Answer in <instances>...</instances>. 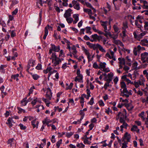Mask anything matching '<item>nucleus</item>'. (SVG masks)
<instances>
[{
  "label": "nucleus",
  "mask_w": 148,
  "mask_h": 148,
  "mask_svg": "<svg viewBox=\"0 0 148 148\" xmlns=\"http://www.w3.org/2000/svg\"><path fill=\"white\" fill-rule=\"evenodd\" d=\"M120 90L121 91V93L120 94L121 96L123 97H125L127 98H128L129 97L130 95H132V93L129 92L127 90V88L123 89V90H122V89H121Z\"/></svg>",
  "instance_id": "1"
},
{
  "label": "nucleus",
  "mask_w": 148,
  "mask_h": 148,
  "mask_svg": "<svg viewBox=\"0 0 148 148\" xmlns=\"http://www.w3.org/2000/svg\"><path fill=\"white\" fill-rule=\"evenodd\" d=\"M80 69H78L77 72V75L75 78V81L77 82L78 81L79 82H82L83 81H81V80H82L83 79L82 75L80 74Z\"/></svg>",
  "instance_id": "2"
},
{
  "label": "nucleus",
  "mask_w": 148,
  "mask_h": 148,
  "mask_svg": "<svg viewBox=\"0 0 148 148\" xmlns=\"http://www.w3.org/2000/svg\"><path fill=\"white\" fill-rule=\"evenodd\" d=\"M35 62V60H33L32 59H30L29 60L27 65V68L26 70V71L28 73L29 72V70L30 69V66H34V65Z\"/></svg>",
  "instance_id": "3"
},
{
  "label": "nucleus",
  "mask_w": 148,
  "mask_h": 148,
  "mask_svg": "<svg viewBox=\"0 0 148 148\" xmlns=\"http://www.w3.org/2000/svg\"><path fill=\"white\" fill-rule=\"evenodd\" d=\"M131 138V135L130 134H128V132H126L124 135V136L123 137V139L122 140V142L125 141V139H126L127 142L128 143L130 141V140Z\"/></svg>",
  "instance_id": "4"
},
{
  "label": "nucleus",
  "mask_w": 148,
  "mask_h": 148,
  "mask_svg": "<svg viewBox=\"0 0 148 148\" xmlns=\"http://www.w3.org/2000/svg\"><path fill=\"white\" fill-rule=\"evenodd\" d=\"M47 91L46 94V96L49 100H51V97L52 96V93L51 92V90L49 88H47Z\"/></svg>",
  "instance_id": "5"
},
{
  "label": "nucleus",
  "mask_w": 148,
  "mask_h": 148,
  "mask_svg": "<svg viewBox=\"0 0 148 148\" xmlns=\"http://www.w3.org/2000/svg\"><path fill=\"white\" fill-rule=\"evenodd\" d=\"M72 10L71 8H69L65 11V13L64 14V16L65 18L69 17L71 16V12Z\"/></svg>",
  "instance_id": "6"
},
{
  "label": "nucleus",
  "mask_w": 148,
  "mask_h": 148,
  "mask_svg": "<svg viewBox=\"0 0 148 148\" xmlns=\"http://www.w3.org/2000/svg\"><path fill=\"white\" fill-rule=\"evenodd\" d=\"M51 48H52L53 51H54L58 52L60 50L59 46L58 45V46H56L55 45L53 44H51Z\"/></svg>",
  "instance_id": "7"
},
{
  "label": "nucleus",
  "mask_w": 148,
  "mask_h": 148,
  "mask_svg": "<svg viewBox=\"0 0 148 148\" xmlns=\"http://www.w3.org/2000/svg\"><path fill=\"white\" fill-rule=\"evenodd\" d=\"M31 123L33 128H35L36 127L37 128H38L39 123L38 121H36V120H34L32 121Z\"/></svg>",
  "instance_id": "8"
},
{
  "label": "nucleus",
  "mask_w": 148,
  "mask_h": 148,
  "mask_svg": "<svg viewBox=\"0 0 148 148\" xmlns=\"http://www.w3.org/2000/svg\"><path fill=\"white\" fill-rule=\"evenodd\" d=\"M55 62L53 63L54 66H56L57 65L59 64L61 62V60L59 58H58L56 59V60H54Z\"/></svg>",
  "instance_id": "9"
},
{
  "label": "nucleus",
  "mask_w": 148,
  "mask_h": 148,
  "mask_svg": "<svg viewBox=\"0 0 148 148\" xmlns=\"http://www.w3.org/2000/svg\"><path fill=\"white\" fill-rule=\"evenodd\" d=\"M51 57L50 58V59H52V62L53 63L54 60H56V59H57L58 57L56 55V53H53L52 54Z\"/></svg>",
  "instance_id": "10"
},
{
  "label": "nucleus",
  "mask_w": 148,
  "mask_h": 148,
  "mask_svg": "<svg viewBox=\"0 0 148 148\" xmlns=\"http://www.w3.org/2000/svg\"><path fill=\"white\" fill-rule=\"evenodd\" d=\"M148 55V53L147 52H144L143 53H142L140 55V56L141 57V59H142L143 60H144V59H146L147 56Z\"/></svg>",
  "instance_id": "11"
},
{
  "label": "nucleus",
  "mask_w": 148,
  "mask_h": 148,
  "mask_svg": "<svg viewBox=\"0 0 148 148\" xmlns=\"http://www.w3.org/2000/svg\"><path fill=\"white\" fill-rule=\"evenodd\" d=\"M27 97L24 98L21 101V103L22 106H25L26 105L28 101H26Z\"/></svg>",
  "instance_id": "12"
},
{
  "label": "nucleus",
  "mask_w": 148,
  "mask_h": 148,
  "mask_svg": "<svg viewBox=\"0 0 148 148\" xmlns=\"http://www.w3.org/2000/svg\"><path fill=\"white\" fill-rule=\"evenodd\" d=\"M18 1L16 0H12V4H11L10 7V9H11V8H12V7H13V6L16 5L18 3Z\"/></svg>",
  "instance_id": "13"
},
{
  "label": "nucleus",
  "mask_w": 148,
  "mask_h": 148,
  "mask_svg": "<svg viewBox=\"0 0 148 148\" xmlns=\"http://www.w3.org/2000/svg\"><path fill=\"white\" fill-rule=\"evenodd\" d=\"M97 48H98L100 51H101L102 52H106V50L103 49V47L97 43Z\"/></svg>",
  "instance_id": "14"
},
{
  "label": "nucleus",
  "mask_w": 148,
  "mask_h": 148,
  "mask_svg": "<svg viewBox=\"0 0 148 148\" xmlns=\"http://www.w3.org/2000/svg\"><path fill=\"white\" fill-rule=\"evenodd\" d=\"M97 48H98L100 51H101L102 52H106V50L103 49V47L97 43Z\"/></svg>",
  "instance_id": "15"
},
{
  "label": "nucleus",
  "mask_w": 148,
  "mask_h": 148,
  "mask_svg": "<svg viewBox=\"0 0 148 148\" xmlns=\"http://www.w3.org/2000/svg\"><path fill=\"white\" fill-rule=\"evenodd\" d=\"M106 64L105 62H103L102 63L101 62L99 64V66L100 67H99V69H104L106 67Z\"/></svg>",
  "instance_id": "16"
},
{
  "label": "nucleus",
  "mask_w": 148,
  "mask_h": 148,
  "mask_svg": "<svg viewBox=\"0 0 148 148\" xmlns=\"http://www.w3.org/2000/svg\"><path fill=\"white\" fill-rule=\"evenodd\" d=\"M12 119V118H9L7 120L8 122L6 123V124H8L10 127H11L12 126V124L11 122Z\"/></svg>",
  "instance_id": "17"
},
{
  "label": "nucleus",
  "mask_w": 148,
  "mask_h": 148,
  "mask_svg": "<svg viewBox=\"0 0 148 148\" xmlns=\"http://www.w3.org/2000/svg\"><path fill=\"white\" fill-rule=\"evenodd\" d=\"M138 63L136 61H135V62L133 64L132 68H133V69L135 70H137L138 69L137 68V66H138Z\"/></svg>",
  "instance_id": "18"
},
{
  "label": "nucleus",
  "mask_w": 148,
  "mask_h": 148,
  "mask_svg": "<svg viewBox=\"0 0 148 148\" xmlns=\"http://www.w3.org/2000/svg\"><path fill=\"white\" fill-rule=\"evenodd\" d=\"M45 34L43 37V39L44 40L46 39L48 33V30L47 29V27H45Z\"/></svg>",
  "instance_id": "19"
},
{
  "label": "nucleus",
  "mask_w": 148,
  "mask_h": 148,
  "mask_svg": "<svg viewBox=\"0 0 148 148\" xmlns=\"http://www.w3.org/2000/svg\"><path fill=\"white\" fill-rule=\"evenodd\" d=\"M119 121L121 123H123V125L125 124V127L126 126H128V124L125 122V120L123 118L121 117L120 118Z\"/></svg>",
  "instance_id": "20"
},
{
  "label": "nucleus",
  "mask_w": 148,
  "mask_h": 148,
  "mask_svg": "<svg viewBox=\"0 0 148 148\" xmlns=\"http://www.w3.org/2000/svg\"><path fill=\"white\" fill-rule=\"evenodd\" d=\"M84 12L87 13L89 15L92 14V11L90 9L85 8L84 9Z\"/></svg>",
  "instance_id": "21"
},
{
  "label": "nucleus",
  "mask_w": 148,
  "mask_h": 148,
  "mask_svg": "<svg viewBox=\"0 0 148 148\" xmlns=\"http://www.w3.org/2000/svg\"><path fill=\"white\" fill-rule=\"evenodd\" d=\"M121 87L122 88H123V89L127 88V86L124 82L123 81L121 82Z\"/></svg>",
  "instance_id": "22"
},
{
  "label": "nucleus",
  "mask_w": 148,
  "mask_h": 148,
  "mask_svg": "<svg viewBox=\"0 0 148 148\" xmlns=\"http://www.w3.org/2000/svg\"><path fill=\"white\" fill-rule=\"evenodd\" d=\"M85 4L88 7L92 8V9L94 10L95 12H96V10H95V9L94 8L92 7V6L91 5V4L90 3L88 2H86Z\"/></svg>",
  "instance_id": "23"
},
{
  "label": "nucleus",
  "mask_w": 148,
  "mask_h": 148,
  "mask_svg": "<svg viewBox=\"0 0 148 148\" xmlns=\"http://www.w3.org/2000/svg\"><path fill=\"white\" fill-rule=\"evenodd\" d=\"M32 76L33 79L35 80H37L40 77V76L37 74H33Z\"/></svg>",
  "instance_id": "24"
},
{
  "label": "nucleus",
  "mask_w": 148,
  "mask_h": 148,
  "mask_svg": "<svg viewBox=\"0 0 148 148\" xmlns=\"http://www.w3.org/2000/svg\"><path fill=\"white\" fill-rule=\"evenodd\" d=\"M66 18V20L69 23H71L73 21V19L71 17H67V18Z\"/></svg>",
  "instance_id": "25"
},
{
  "label": "nucleus",
  "mask_w": 148,
  "mask_h": 148,
  "mask_svg": "<svg viewBox=\"0 0 148 148\" xmlns=\"http://www.w3.org/2000/svg\"><path fill=\"white\" fill-rule=\"evenodd\" d=\"M82 50L84 51V52L87 56L90 54L88 51L84 47H82Z\"/></svg>",
  "instance_id": "26"
},
{
  "label": "nucleus",
  "mask_w": 148,
  "mask_h": 148,
  "mask_svg": "<svg viewBox=\"0 0 148 148\" xmlns=\"http://www.w3.org/2000/svg\"><path fill=\"white\" fill-rule=\"evenodd\" d=\"M17 108L18 110V112L19 114L21 113L22 112H23V113H25V110L19 107H17Z\"/></svg>",
  "instance_id": "27"
},
{
  "label": "nucleus",
  "mask_w": 148,
  "mask_h": 148,
  "mask_svg": "<svg viewBox=\"0 0 148 148\" xmlns=\"http://www.w3.org/2000/svg\"><path fill=\"white\" fill-rule=\"evenodd\" d=\"M97 37H98V35L97 34H95L91 36L92 38L94 40H95L96 41L97 40Z\"/></svg>",
  "instance_id": "28"
},
{
  "label": "nucleus",
  "mask_w": 148,
  "mask_h": 148,
  "mask_svg": "<svg viewBox=\"0 0 148 148\" xmlns=\"http://www.w3.org/2000/svg\"><path fill=\"white\" fill-rule=\"evenodd\" d=\"M73 17L75 18V20L78 21L79 20V14H75L73 15Z\"/></svg>",
  "instance_id": "29"
},
{
  "label": "nucleus",
  "mask_w": 148,
  "mask_h": 148,
  "mask_svg": "<svg viewBox=\"0 0 148 148\" xmlns=\"http://www.w3.org/2000/svg\"><path fill=\"white\" fill-rule=\"evenodd\" d=\"M77 146L78 147L81 148H84L85 147V145L82 143H78L77 145Z\"/></svg>",
  "instance_id": "30"
},
{
  "label": "nucleus",
  "mask_w": 148,
  "mask_h": 148,
  "mask_svg": "<svg viewBox=\"0 0 148 148\" xmlns=\"http://www.w3.org/2000/svg\"><path fill=\"white\" fill-rule=\"evenodd\" d=\"M113 28L115 32H118L119 30V28L116 25H114Z\"/></svg>",
  "instance_id": "31"
},
{
  "label": "nucleus",
  "mask_w": 148,
  "mask_h": 148,
  "mask_svg": "<svg viewBox=\"0 0 148 148\" xmlns=\"http://www.w3.org/2000/svg\"><path fill=\"white\" fill-rule=\"evenodd\" d=\"M123 27L122 28L123 29H126L128 27L127 22L123 23Z\"/></svg>",
  "instance_id": "32"
},
{
  "label": "nucleus",
  "mask_w": 148,
  "mask_h": 148,
  "mask_svg": "<svg viewBox=\"0 0 148 148\" xmlns=\"http://www.w3.org/2000/svg\"><path fill=\"white\" fill-rule=\"evenodd\" d=\"M73 134V133L71 132L70 133H66V136L68 138H70L72 136Z\"/></svg>",
  "instance_id": "33"
},
{
  "label": "nucleus",
  "mask_w": 148,
  "mask_h": 148,
  "mask_svg": "<svg viewBox=\"0 0 148 148\" xmlns=\"http://www.w3.org/2000/svg\"><path fill=\"white\" fill-rule=\"evenodd\" d=\"M119 63L120 64H123L125 65V59L124 58H122V61H120V62H119Z\"/></svg>",
  "instance_id": "34"
},
{
  "label": "nucleus",
  "mask_w": 148,
  "mask_h": 148,
  "mask_svg": "<svg viewBox=\"0 0 148 148\" xmlns=\"http://www.w3.org/2000/svg\"><path fill=\"white\" fill-rule=\"evenodd\" d=\"M106 33H104V35L106 37H108V35L110 36H111V34L110 32H108L106 31H104Z\"/></svg>",
  "instance_id": "35"
},
{
  "label": "nucleus",
  "mask_w": 148,
  "mask_h": 148,
  "mask_svg": "<svg viewBox=\"0 0 148 148\" xmlns=\"http://www.w3.org/2000/svg\"><path fill=\"white\" fill-rule=\"evenodd\" d=\"M36 69L38 70H40L42 69V65L41 64H38V65L36 67Z\"/></svg>",
  "instance_id": "36"
},
{
  "label": "nucleus",
  "mask_w": 148,
  "mask_h": 148,
  "mask_svg": "<svg viewBox=\"0 0 148 148\" xmlns=\"http://www.w3.org/2000/svg\"><path fill=\"white\" fill-rule=\"evenodd\" d=\"M113 76V73L112 72H110V73H108V79H112Z\"/></svg>",
  "instance_id": "37"
},
{
  "label": "nucleus",
  "mask_w": 148,
  "mask_h": 148,
  "mask_svg": "<svg viewBox=\"0 0 148 148\" xmlns=\"http://www.w3.org/2000/svg\"><path fill=\"white\" fill-rule=\"evenodd\" d=\"M19 126L20 127V129L21 130H25L26 128V127L24 126L22 124H19Z\"/></svg>",
  "instance_id": "38"
},
{
  "label": "nucleus",
  "mask_w": 148,
  "mask_h": 148,
  "mask_svg": "<svg viewBox=\"0 0 148 148\" xmlns=\"http://www.w3.org/2000/svg\"><path fill=\"white\" fill-rule=\"evenodd\" d=\"M74 8L77 10H79L80 9L79 4L78 3L76 4L74 6Z\"/></svg>",
  "instance_id": "39"
},
{
  "label": "nucleus",
  "mask_w": 148,
  "mask_h": 148,
  "mask_svg": "<svg viewBox=\"0 0 148 148\" xmlns=\"http://www.w3.org/2000/svg\"><path fill=\"white\" fill-rule=\"evenodd\" d=\"M135 25L138 27L139 28H140L141 27V25H140L138 23V22L137 20H136L135 22Z\"/></svg>",
  "instance_id": "40"
},
{
  "label": "nucleus",
  "mask_w": 148,
  "mask_h": 148,
  "mask_svg": "<svg viewBox=\"0 0 148 148\" xmlns=\"http://www.w3.org/2000/svg\"><path fill=\"white\" fill-rule=\"evenodd\" d=\"M137 128H138V127L137 126H136L135 125H134L131 128V130L132 131H135L137 129Z\"/></svg>",
  "instance_id": "41"
},
{
  "label": "nucleus",
  "mask_w": 148,
  "mask_h": 148,
  "mask_svg": "<svg viewBox=\"0 0 148 148\" xmlns=\"http://www.w3.org/2000/svg\"><path fill=\"white\" fill-rule=\"evenodd\" d=\"M18 11V9L17 8L15 9V10L12 12V15H16Z\"/></svg>",
  "instance_id": "42"
},
{
  "label": "nucleus",
  "mask_w": 148,
  "mask_h": 148,
  "mask_svg": "<svg viewBox=\"0 0 148 148\" xmlns=\"http://www.w3.org/2000/svg\"><path fill=\"white\" fill-rule=\"evenodd\" d=\"M73 84L72 83H70V85L67 88H66V90L71 89L73 87Z\"/></svg>",
  "instance_id": "43"
},
{
  "label": "nucleus",
  "mask_w": 148,
  "mask_h": 148,
  "mask_svg": "<svg viewBox=\"0 0 148 148\" xmlns=\"http://www.w3.org/2000/svg\"><path fill=\"white\" fill-rule=\"evenodd\" d=\"M145 25L144 27L145 29H146L148 27V21H145L144 22Z\"/></svg>",
  "instance_id": "44"
},
{
  "label": "nucleus",
  "mask_w": 148,
  "mask_h": 148,
  "mask_svg": "<svg viewBox=\"0 0 148 148\" xmlns=\"http://www.w3.org/2000/svg\"><path fill=\"white\" fill-rule=\"evenodd\" d=\"M37 98L36 97V99H34V100L31 103L33 106L35 105L36 104V102L37 101Z\"/></svg>",
  "instance_id": "45"
},
{
  "label": "nucleus",
  "mask_w": 148,
  "mask_h": 148,
  "mask_svg": "<svg viewBox=\"0 0 148 148\" xmlns=\"http://www.w3.org/2000/svg\"><path fill=\"white\" fill-rule=\"evenodd\" d=\"M94 103V98L92 97L91 98L90 101L88 103V104H90V105H92Z\"/></svg>",
  "instance_id": "46"
},
{
  "label": "nucleus",
  "mask_w": 148,
  "mask_h": 148,
  "mask_svg": "<svg viewBox=\"0 0 148 148\" xmlns=\"http://www.w3.org/2000/svg\"><path fill=\"white\" fill-rule=\"evenodd\" d=\"M124 143H123V145L122 147V148H126L127 146V143L125 141H124Z\"/></svg>",
  "instance_id": "47"
},
{
  "label": "nucleus",
  "mask_w": 148,
  "mask_h": 148,
  "mask_svg": "<svg viewBox=\"0 0 148 148\" xmlns=\"http://www.w3.org/2000/svg\"><path fill=\"white\" fill-rule=\"evenodd\" d=\"M111 86V85H110L109 83H106L104 84V88L106 90L107 88V87L109 86Z\"/></svg>",
  "instance_id": "48"
},
{
  "label": "nucleus",
  "mask_w": 148,
  "mask_h": 148,
  "mask_svg": "<svg viewBox=\"0 0 148 148\" xmlns=\"http://www.w3.org/2000/svg\"><path fill=\"white\" fill-rule=\"evenodd\" d=\"M93 67L95 69H97L99 68V67L96 62H95L94 63L93 65Z\"/></svg>",
  "instance_id": "49"
},
{
  "label": "nucleus",
  "mask_w": 148,
  "mask_h": 148,
  "mask_svg": "<svg viewBox=\"0 0 148 148\" xmlns=\"http://www.w3.org/2000/svg\"><path fill=\"white\" fill-rule=\"evenodd\" d=\"M99 105L101 106H103L104 105V104L103 102V101L101 100H100L99 101Z\"/></svg>",
  "instance_id": "50"
},
{
  "label": "nucleus",
  "mask_w": 148,
  "mask_h": 148,
  "mask_svg": "<svg viewBox=\"0 0 148 148\" xmlns=\"http://www.w3.org/2000/svg\"><path fill=\"white\" fill-rule=\"evenodd\" d=\"M16 33L14 32V30H12L11 34V36L12 37H13L16 36Z\"/></svg>",
  "instance_id": "51"
},
{
  "label": "nucleus",
  "mask_w": 148,
  "mask_h": 148,
  "mask_svg": "<svg viewBox=\"0 0 148 148\" xmlns=\"http://www.w3.org/2000/svg\"><path fill=\"white\" fill-rule=\"evenodd\" d=\"M138 50H137V48L136 47H134L133 50V53L134 55L135 56H137V51H138Z\"/></svg>",
  "instance_id": "52"
},
{
  "label": "nucleus",
  "mask_w": 148,
  "mask_h": 148,
  "mask_svg": "<svg viewBox=\"0 0 148 148\" xmlns=\"http://www.w3.org/2000/svg\"><path fill=\"white\" fill-rule=\"evenodd\" d=\"M14 139L13 138L9 139L7 141L8 144H9L11 143L14 140Z\"/></svg>",
  "instance_id": "53"
},
{
  "label": "nucleus",
  "mask_w": 148,
  "mask_h": 148,
  "mask_svg": "<svg viewBox=\"0 0 148 148\" xmlns=\"http://www.w3.org/2000/svg\"><path fill=\"white\" fill-rule=\"evenodd\" d=\"M11 78L12 79H16V81H18V78H17L16 76L15 75H12Z\"/></svg>",
  "instance_id": "54"
},
{
  "label": "nucleus",
  "mask_w": 148,
  "mask_h": 148,
  "mask_svg": "<svg viewBox=\"0 0 148 148\" xmlns=\"http://www.w3.org/2000/svg\"><path fill=\"white\" fill-rule=\"evenodd\" d=\"M105 112L106 113L108 114H109V112H112V110L110 109L109 108H108V110H107L106 109Z\"/></svg>",
  "instance_id": "55"
},
{
  "label": "nucleus",
  "mask_w": 148,
  "mask_h": 148,
  "mask_svg": "<svg viewBox=\"0 0 148 148\" xmlns=\"http://www.w3.org/2000/svg\"><path fill=\"white\" fill-rule=\"evenodd\" d=\"M103 71L106 72L108 73L110 71V70L108 68H105L103 70Z\"/></svg>",
  "instance_id": "56"
},
{
  "label": "nucleus",
  "mask_w": 148,
  "mask_h": 148,
  "mask_svg": "<svg viewBox=\"0 0 148 148\" xmlns=\"http://www.w3.org/2000/svg\"><path fill=\"white\" fill-rule=\"evenodd\" d=\"M118 81V77H116L113 80V81L114 82V83L115 84H117Z\"/></svg>",
  "instance_id": "57"
},
{
  "label": "nucleus",
  "mask_w": 148,
  "mask_h": 148,
  "mask_svg": "<svg viewBox=\"0 0 148 148\" xmlns=\"http://www.w3.org/2000/svg\"><path fill=\"white\" fill-rule=\"evenodd\" d=\"M133 9L134 10H140L141 9L140 6H139L138 7L137 6H135V7H134L133 8Z\"/></svg>",
  "instance_id": "58"
},
{
  "label": "nucleus",
  "mask_w": 148,
  "mask_h": 148,
  "mask_svg": "<svg viewBox=\"0 0 148 148\" xmlns=\"http://www.w3.org/2000/svg\"><path fill=\"white\" fill-rule=\"evenodd\" d=\"M134 84L136 88H137L139 86L138 82L135 81L134 83Z\"/></svg>",
  "instance_id": "59"
},
{
  "label": "nucleus",
  "mask_w": 148,
  "mask_h": 148,
  "mask_svg": "<svg viewBox=\"0 0 148 148\" xmlns=\"http://www.w3.org/2000/svg\"><path fill=\"white\" fill-rule=\"evenodd\" d=\"M54 7H55V10L58 13H60V10L59 7L57 6H54Z\"/></svg>",
  "instance_id": "60"
},
{
  "label": "nucleus",
  "mask_w": 148,
  "mask_h": 148,
  "mask_svg": "<svg viewBox=\"0 0 148 148\" xmlns=\"http://www.w3.org/2000/svg\"><path fill=\"white\" fill-rule=\"evenodd\" d=\"M66 65H67L66 63H64V64H63L62 65V68L64 69H65L66 68V67H67Z\"/></svg>",
  "instance_id": "61"
},
{
  "label": "nucleus",
  "mask_w": 148,
  "mask_h": 148,
  "mask_svg": "<svg viewBox=\"0 0 148 148\" xmlns=\"http://www.w3.org/2000/svg\"><path fill=\"white\" fill-rule=\"evenodd\" d=\"M129 69H130V68L129 67H128V66H126L125 65V66L123 67V69L124 70L126 71H127L128 70H129Z\"/></svg>",
  "instance_id": "62"
},
{
  "label": "nucleus",
  "mask_w": 148,
  "mask_h": 148,
  "mask_svg": "<svg viewBox=\"0 0 148 148\" xmlns=\"http://www.w3.org/2000/svg\"><path fill=\"white\" fill-rule=\"evenodd\" d=\"M35 88V87L34 86H33L32 87H31L30 89H29V92L32 93V92L33 91L34 89Z\"/></svg>",
  "instance_id": "63"
},
{
  "label": "nucleus",
  "mask_w": 148,
  "mask_h": 148,
  "mask_svg": "<svg viewBox=\"0 0 148 148\" xmlns=\"http://www.w3.org/2000/svg\"><path fill=\"white\" fill-rule=\"evenodd\" d=\"M94 125L92 123H91L89 125V128L90 130H92L93 128L94 127Z\"/></svg>",
  "instance_id": "64"
}]
</instances>
